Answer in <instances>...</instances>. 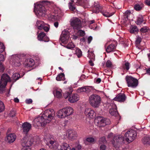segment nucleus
<instances>
[{
	"label": "nucleus",
	"mask_w": 150,
	"mask_h": 150,
	"mask_svg": "<svg viewBox=\"0 0 150 150\" xmlns=\"http://www.w3.org/2000/svg\"><path fill=\"white\" fill-rule=\"evenodd\" d=\"M65 76L64 73H61L58 75L56 78V80L57 81L64 80L65 79Z\"/></svg>",
	"instance_id": "nucleus-35"
},
{
	"label": "nucleus",
	"mask_w": 150,
	"mask_h": 150,
	"mask_svg": "<svg viewBox=\"0 0 150 150\" xmlns=\"http://www.w3.org/2000/svg\"><path fill=\"white\" fill-rule=\"evenodd\" d=\"M113 134L112 133L109 134L108 136V138L112 139V143L114 147L116 148V149H118L120 145L124 143V138L121 136H116L113 138Z\"/></svg>",
	"instance_id": "nucleus-3"
},
{
	"label": "nucleus",
	"mask_w": 150,
	"mask_h": 150,
	"mask_svg": "<svg viewBox=\"0 0 150 150\" xmlns=\"http://www.w3.org/2000/svg\"><path fill=\"white\" fill-rule=\"evenodd\" d=\"M76 53L78 57H80L82 55L81 50L79 49H78L76 50Z\"/></svg>",
	"instance_id": "nucleus-46"
},
{
	"label": "nucleus",
	"mask_w": 150,
	"mask_h": 150,
	"mask_svg": "<svg viewBox=\"0 0 150 150\" xmlns=\"http://www.w3.org/2000/svg\"><path fill=\"white\" fill-rule=\"evenodd\" d=\"M77 34L78 35L82 37L84 36L85 35V31L80 30H78Z\"/></svg>",
	"instance_id": "nucleus-44"
},
{
	"label": "nucleus",
	"mask_w": 150,
	"mask_h": 150,
	"mask_svg": "<svg viewBox=\"0 0 150 150\" xmlns=\"http://www.w3.org/2000/svg\"><path fill=\"white\" fill-rule=\"evenodd\" d=\"M116 49V46L114 44H111L109 45L106 49V51L107 53L115 51Z\"/></svg>",
	"instance_id": "nucleus-23"
},
{
	"label": "nucleus",
	"mask_w": 150,
	"mask_h": 150,
	"mask_svg": "<svg viewBox=\"0 0 150 150\" xmlns=\"http://www.w3.org/2000/svg\"><path fill=\"white\" fill-rule=\"evenodd\" d=\"M86 141L90 143H93L94 142L95 139L93 137H88L86 138Z\"/></svg>",
	"instance_id": "nucleus-49"
},
{
	"label": "nucleus",
	"mask_w": 150,
	"mask_h": 150,
	"mask_svg": "<svg viewBox=\"0 0 150 150\" xmlns=\"http://www.w3.org/2000/svg\"><path fill=\"white\" fill-rule=\"evenodd\" d=\"M22 130L24 134L26 135L30 130L31 125L28 122L24 123L22 125Z\"/></svg>",
	"instance_id": "nucleus-13"
},
{
	"label": "nucleus",
	"mask_w": 150,
	"mask_h": 150,
	"mask_svg": "<svg viewBox=\"0 0 150 150\" xmlns=\"http://www.w3.org/2000/svg\"><path fill=\"white\" fill-rule=\"evenodd\" d=\"M100 13L103 15V16L107 17H110L112 15H111L108 12L103 10L101 11Z\"/></svg>",
	"instance_id": "nucleus-40"
},
{
	"label": "nucleus",
	"mask_w": 150,
	"mask_h": 150,
	"mask_svg": "<svg viewBox=\"0 0 150 150\" xmlns=\"http://www.w3.org/2000/svg\"><path fill=\"white\" fill-rule=\"evenodd\" d=\"M66 47L69 49L73 48L75 47V45L71 42H69L68 44L65 46Z\"/></svg>",
	"instance_id": "nucleus-42"
},
{
	"label": "nucleus",
	"mask_w": 150,
	"mask_h": 150,
	"mask_svg": "<svg viewBox=\"0 0 150 150\" xmlns=\"http://www.w3.org/2000/svg\"><path fill=\"white\" fill-rule=\"evenodd\" d=\"M94 6V8L95 9L96 13L101 12V11L103 10L102 7L100 6L99 3L98 2H95Z\"/></svg>",
	"instance_id": "nucleus-28"
},
{
	"label": "nucleus",
	"mask_w": 150,
	"mask_h": 150,
	"mask_svg": "<svg viewBox=\"0 0 150 150\" xmlns=\"http://www.w3.org/2000/svg\"><path fill=\"white\" fill-rule=\"evenodd\" d=\"M5 107L4 103L0 100V112H2L5 109Z\"/></svg>",
	"instance_id": "nucleus-41"
},
{
	"label": "nucleus",
	"mask_w": 150,
	"mask_h": 150,
	"mask_svg": "<svg viewBox=\"0 0 150 150\" xmlns=\"http://www.w3.org/2000/svg\"><path fill=\"white\" fill-rule=\"evenodd\" d=\"M137 136V133L136 131L131 129L127 131L125 134V138L123 137L124 139V142L126 141L128 143H130L135 139Z\"/></svg>",
	"instance_id": "nucleus-6"
},
{
	"label": "nucleus",
	"mask_w": 150,
	"mask_h": 150,
	"mask_svg": "<svg viewBox=\"0 0 150 150\" xmlns=\"http://www.w3.org/2000/svg\"><path fill=\"white\" fill-rule=\"evenodd\" d=\"M35 4L34 11L37 16H44L47 14L46 7L48 6L50 3L46 1H42L40 2V4L37 6Z\"/></svg>",
	"instance_id": "nucleus-2"
},
{
	"label": "nucleus",
	"mask_w": 150,
	"mask_h": 150,
	"mask_svg": "<svg viewBox=\"0 0 150 150\" xmlns=\"http://www.w3.org/2000/svg\"><path fill=\"white\" fill-rule=\"evenodd\" d=\"M49 142V143L48 142V145L50 148L54 149H56L57 148L59 144L57 142L52 140H50Z\"/></svg>",
	"instance_id": "nucleus-19"
},
{
	"label": "nucleus",
	"mask_w": 150,
	"mask_h": 150,
	"mask_svg": "<svg viewBox=\"0 0 150 150\" xmlns=\"http://www.w3.org/2000/svg\"><path fill=\"white\" fill-rule=\"evenodd\" d=\"M73 110L70 107L64 108L59 110L57 112V116L60 118H63L72 114Z\"/></svg>",
	"instance_id": "nucleus-4"
},
{
	"label": "nucleus",
	"mask_w": 150,
	"mask_h": 150,
	"mask_svg": "<svg viewBox=\"0 0 150 150\" xmlns=\"http://www.w3.org/2000/svg\"><path fill=\"white\" fill-rule=\"evenodd\" d=\"M69 33L67 30H64L63 31L61 34L60 39L64 44H67L69 40Z\"/></svg>",
	"instance_id": "nucleus-12"
},
{
	"label": "nucleus",
	"mask_w": 150,
	"mask_h": 150,
	"mask_svg": "<svg viewBox=\"0 0 150 150\" xmlns=\"http://www.w3.org/2000/svg\"><path fill=\"white\" fill-rule=\"evenodd\" d=\"M125 80L128 87L134 88H136L138 85V80L131 76L127 75L125 77Z\"/></svg>",
	"instance_id": "nucleus-8"
},
{
	"label": "nucleus",
	"mask_w": 150,
	"mask_h": 150,
	"mask_svg": "<svg viewBox=\"0 0 150 150\" xmlns=\"http://www.w3.org/2000/svg\"><path fill=\"white\" fill-rule=\"evenodd\" d=\"M81 148V146L80 145H78L76 147V149L77 150H80Z\"/></svg>",
	"instance_id": "nucleus-62"
},
{
	"label": "nucleus",
	"mask_w": 150,
	"mask_h": 150,
	"mask_svg": "<svg viewBox=\"0 0 150 150\" xmlns=\"http://www.w3.org/2000/svg\"><path fill=\"white\" fill-rule=\"evenodd\" d=\"M4 60V56L3 54H0V63L3 62Z\"/></svg>",
	"instance_id": "nucleus-56"
},
{
	"label": "nucleus",
	"mask_w": 150,
	"mask_h": 150,
	"mask_svg": "<svg viewBox=\"0 0 150 150\" xmlns=\"http://www.w3.org/2000/svg\"><path fill=\"white\" fill-rule=\"evenodd\" d=\"M146 3L147 5L150 6V0H146Z\"/></svg>",
	"instance_id": "nucleus-64"
},
{
	"label": "nucleus",
	"mask_w": 150,
	"mask_h": 150,
	"mask_svg": "<svg viewBox=\"0 0 150 150\" xmlns=\"http://www.w3.org/2000/svg\"><path fill=\"white\" fill-rule=\"evenodd\" d=\"M144 7V4L141 2H138L134 5V8L137 11H139L142 9Z\"/></svg>",
	"instance_id": "nucleus-24"
},
{
	"label": "nucleus",
	"mask_w": 150,
	"mask_h": 150,
	"mask_svg": "<svg viewBox=\"0 0 150 150\" xmlns=\"http://www.w3.org/2000/svg\"><path fill=\"white\" fill-rule=\"evenodd\" d=\"M106 148V146L104 145H102L100 147V150H105Z\"/></svg>",
	"instance_id": "nucleus-57"
},
{
	"label": "nucleus",
	"mask_w": 150,
	"mask_h": 150,
	"mask_svg": "<svg viewBox=\"0 0 150 150\" xmlns=\"http://www.w3.org/2000/svg\"><path fill=\"white\" fill-rule=\"evenodd\" d=\"M131 11H127L124 13V17L125 18L128 19L129 16L131 14Z\"/></svg>",
	"instance_id": "nucleus-48"
},
{
	"label": "nucleus",
	"mask_w": 150,
	"mask_h": 150,
	"mask_svg": "<svg viewBox=\"0 0 150 150\" xmlns=\"http://www.w3.org/2000/svg\"><path fill=\"white\" fill-rule=\"evenodd\" d=\"M16 138V135L14 134H10L6 136V139L5 140L9 143L13 142Z\"/></svg>",
	"instance_id": "nucleus-18"
},
{
	"label": "nucleus",
	"mask_w": 150,
	"mask_h": 150,
	"mask_svg": "<svg viewBox=\"0 0 150 150\" xmlns=\"http://www.w3.org/2000/svg\"><path fill=\"white\" fill-rule=\"evenodd\" d=\"M142 142L144 144L150 145V135H147L142 139Z\"/></svg>",
	"instance_id": "nucleus-26"
},
{
	"label": "nucleus",
	"mask_w": 150,
	"mask_h": 150,
	"mask_svg": "<svg viewBox=\"0 0 150 150\" xmlns=\"http://www.w3.org/2000/svg\"><path fill=\"white\" fill-rule=\"evenodd\" d=\"M37 27L39 30L42 29V27L44 26L45 23L43 21L38 20L36 23Z\"/></svg>",
	"instance_id": "nucleus-30"
},
{
	"label": "nucleus",
	"mask_w": 150,
	"mask_h": 150,
	"mask_svg": "<svg viewBox=\"0 0 150 150\" xmlns=\"http://www.w3.org/2000/svg\"><path fill=\"white\" fill-rule=\"evenodd\" d=\"M21 77L20 74L18 73H16L13 74L12 76V79H13V83L15 82Z\"/></svg>",
	"instance_id": "nucleus-34"
},
{
	"label": "nucleus",
	"mask_w": 150,
	"mask_h": 150,
	"mask_svg": "<svg viewBox=\"0 0 150 150\" xmlns=\"http://www.w3.org/2000/svg\"><path fill=\"white\" fill-rule=\"evenodd\" d=\"M22 60V59H20L19 57H16L13 61V63L16 66H19L21 64V62Z\"/></svg>",
	"instance_id": "nucleus-29"
},
{
	"label": "nucleus",
	"mask_w": 150,
	"mask_h": 150,
	"mask_svg": "<svg viewBox=\"0 0 150 150\" xmlns=\"http://www.w3.org/2000/svg\"><path fill=\"white\" fill-rule=\"evenodd\" d=\"M71 93L67 91L64 94V97L65 98H68V100L71 103H74L79 100V97L77 94H71Z\"/></svg>",
	"instance_id": "nucleus-10"
},
{
	"label": "nucleus",
	"mask_w": 150,
	"mask_h": 150,
	"mask_svg": "<svg viewBox=\"0 0 150 150\" xmlns=\"http://www.w3.org/2000/svg\"><path fill=\"white\" fill-rule=\"evenodd\" d=\"M33 143V140H23L22 143L23 146H25L27 147H29Z\"/></svg>",
	"instance_id": "nucleus-25"
},
{
	"label": "nucleus",
	"mask_w": 150,
	"mask_h": 150,
	"mask_svg": "<svg viewBox=\"0 0 150 150\" xmlns=\"http://www.w3.org/2000/svg\"><path fill=\"white\" fill-rule=\"evenodd\" d=\"M38 38L40 41H42L45 42H48L49 40V39L45 33L43 32H41L38 34Z\"/></svg>",
	"instance_id": "nucleus-17"
},
{
	"label": "nucleus",
	"mask_w": 150,
	"mask_h": 150,
	"mask_svg": "<svg viewBox=\"0 0 150 150\" xmlns=\"http://www.w3.org/2000/svg\"><path fill=\"white\" fill-rule=\"evenodd\" d=\"M101 79L100 78H98L97 79H95V82L96 83H100L101 81Z\"/></svg>",
	"instance_id": "nucleus-58"
},
{
	"label": "nucleus",
	"mask_w": 150,
	"mask_h": 150,
	"mask_svg": "<svg viewBox=\"0 0 150 150\" xmlns=\"http://www.w3.org/2000/svg\"><path fill=\"white\" fill-rule=\"evenodd\" d=\"M59 23L58 22L56 21L54 23V25L56 28L58 26Z\"/></svg>",
	"instance_id": "nucleus-63"
},
{
	"label": "nucleus",
	"mask_w": 150,
	"mask_h": 150,
	"mask_svg": "<svg viewBox=\"0 0 150 150\" xmlns=\"http://www.w3.org/2000/svg\"><path fill=\"white\" fill-rule=\"evenodd\" d=\"M130 64L128 62H126L124 64H123L122 67V69L124 70H128L129 68Z\"/></svg>",
	"instance_id": "nucleus-37"
},
{
	"label": "nucleus",
	"mask_w": 150,
	"mask_h": 150,
	"mask_svg": "<svg viewBox=\"0 0 150 150\" xmlns=\"http://www.w3.org/2000/svg\"><path fill=\"white\" fill-rule=\"evenodd\" d=\"M101 100L100 96L96 94H93L90 96L89 98L90 104L95 108H98L99 106Z\"/></svg>",
	"instance_id": "nucleus-5"
},
{
	"label": "nucleus",
	"mask_w": 150,
	"mask_h": 150,
	"mask_svg": "<svg viewBox=\"0 0 150 150\" xmlns=\"http://www.w3.org/2000/svg\"><path fill=\"white\" fill-rule=\"evenodd\" d=\"M106 66L107 67L110 68L112 66V63L111 61L109 60H108L105 64Z\"/></svg>",
	"instance_id": "nucleus-51"
},
{
	"label": "nucleus",
	"mask_w": 150,
	"mask_h": 150,
	"mask_svg": "<svg viewBox=\"0 0 150 150\" xmlns=\"http://www.w3.org/2000/svg\"><path fill=\"white\" fill-rule=\"evenodd\" d=\"M109 112L110 114L112 115L117 116L118 115V112L115 105H113L112 108L110 109Z\"/></svg>",
	"instance_id": "nucleus-22"
},
{
	"label": "nucleus",
	"mask_w": 150,
	"mask_h": 150,
	"mask_svg": "<svg viewBox=\"0 0 150 150\" xmlns=\"http://www.w3.org/2000/svg\"><path fill=\"white\" fill-rule=\"evenodd\" d=\"M68 133V138L70 140L76 139L77 136L76 132L74 130H69Z\"/></svg>",
	"instance_id": "nucleus-20"
},
{
	"label": "nucleus",
	"mask_w": 150,
	"mask_h": 150,
	"mask_svg": "<svg viewBox=\"0 0 150 150\" xmlns=\"http://www.w3.org/2000/svg\"><path fill=\"white\" fill-rule=\"evenodd\" d=\"M60 149L61 150H71V148L68 144L64 143L61 146Z\"/></svg>",
	"instance_id": "nucleus-31"
},
{
	"label": "nucleus",
	"mask_w": 150,
	"mask_h": 150,
	"mask_svg": "<svg viewBox=\"0 0 150 150\" xmlns=\"http://www.w3.org/2000/svg\"><path fill=\"white\" fill-rule=\"evenodd\" d=\"M126 98L127 97L124 94L120 93L116 96L114 100L120 102H123L125 101Z\"/></svg>",
	"instance_id": "nucleus-14"
},
{
	"label": "nucleus",
	"mask_w": 150,
	"mask_h": 150,
	"mask_svg": "<svg viewBox=\"0 0 150 150\" xmlns=\"http://www.w3.org/2000/svg\"><path fill=\"white\" fill-rule=\"evenodd\" d=\"M141 41V38L139 37H138L136 40V45H139Z\"/></svg>",
	"instance_id": "nucleus-53"
},
{
	"label": "nucleus",
	"mask_w": 150,
	"mask_h": 150,
	"mask_svg": "<svg viewBox=\"0 0 150 150\" xmlns=\"http://www.w3.org/2000/svg\"><path fill=\"white\" fill-rule=\"evenodd\" d=\"M144 21L143 17L142 15H139L137 17L136 23L137 24L139 25L143 23Z\"/></svg>",
	"instance_id": "nucleus-32"
},
{
	"label": "nucleus",
	"mask_w": 150,
	"mask_h": 150,
	"mask_svg": "<svg viewBox=\"0 0 150 150\" xmlns=\"http://www.w3.org/2000/svg\"><path fill=\"white\" fill-rule=\"evenodd\" d=\"M35 64L34 60L32 59H26L24 62V64L28 67H32Z\"/></svg>",
	"instance_id": "nucleus-21"
},
{
	"label": "nucleus",
	"mask_w": 150,
	"mask_h": 150,
	"mask_svg": "<svg viewBox=\"0 0 150 150\" xmlns=\"http://www.w3.org/2000/svg\"><path fill=\"white\" fill-rule=\"evenodd\" d=\"M88 57L90 59H94L95 55L94 53L92 52H90L89 51H88Z\"/></svg>",
	"instance_id": "nucleus-39"
},
{
	"label": "nucleus",
	"mask_w": 150,
	"mask_h": 150,
	"mask_svg": "<svg viewBox=\"0 0 150 150\" xmlns=\"http://www.w3.org/2000/svg\"><path fill=\"white\" fill-rule=\"evenodd\" d=\"M52 111H53L52 109L46 110L42 116L35 118L33 121V126L35 128L45 126L51 121L54 116V112L53 113Z\"/></svg>",
	"instance_id": "nucleus-1"
},
{
	"label": "nucleus",
	"mask_w": 150,
	"mask_h": 150,
	"mask_svg": "<svg viewBox=\"0 0 150 150\" xmlns=\"http://www.w3.org/2000/svg\"><path fill=\"white\" fill-rule=\"evenodd\" d=\"M69 9L71 11H74L76 9V7L73 3V1H71V2L69 3Z\"/></svg>",
	"instance_id": "nucleus-36"
},
{
	"label": "nucleus",
	"mask_w": 150,
	"mask_h": 150,
	"mask_svg": "<svg viewBox=\"0 0 150 150\" xmlns=\"http://www.w3.org/2000/svg\"><path fill=\"white\" fill-rule=\"evenodd\" d=\"M33 102V100L31 99H27L25 100V103L27 104H31Z\"/></svg>",
	"instance_id": "nucleus-55"
},
{
	"label": "nucleus",
	"mask_w": 150,
	"mask_h": 150,
	"mask_svg": "<svg viewBox=\"0 0 150 150\" xmlns=\"http://www.w3.org/2000/svg\"><path fill=\"white\" fill-rule=\"evenodd\" d=\"M92 89L93 87H92L85 86L79 88L77 90V92L78 93L85 92L86 93H88L91 92Z\"/></svg>",
	"instance_id": "nucleus-15"
},
{
	"label": "nucleus",
	"mask_w": 150,
	"mask_h": 150,
	"mask_svg": "<svg viewBox=\"0 0 150 150\" xmlns=\"http://www.w3.org/2000/svg\"><path fill=\"white\" fill-rule=\"evenodd\" d=\"M62 94L59 91L56 90L55 91V94H54V96L58 98H60L62 97Z\"/></svg>",
	"instance_id": "nucleus-43"
},
{
	"label": "nucleus",
	"mask_w": 150,
	"mask_h": 150,
	"mask_svg": "<svg viewBox=\"0 0 150 150\" xmlns=\"http://www.w3.org/2000/svg\"><path fill=\"white\" fill-rule=\"evenodd\" d=\"M16 114L15 110H12L10 111L9 113V115L11 117H13L15 116Z\"/></svg>",
	"instance_id": "nucleus-45"
},
{
	"label": "nucleus",
	"mask_w": 150,
	"mask_h": 150,
	"mask_svg": "<svg viewBox=\"0 0 150 150\" xmlns=\"http://www.w3.org/2000/svg\"><path fill=\"white\" fill-rule=\"evenodd\" d=\"M10 81V78L8 74H4L2 75L0 82V93H3L4 91L7 82Z\"/></svg>",
	"instance_id": "nucleus-7"
},
{
	"label": "nucleus",
	"mask_w": 150,
	"mask_h": 150,
	"mask_svg": "<svg viewBox=\"0 0 150 150\" xmlns=\"http://www.w3.org/2000/svg\"><path fill=\"white\" fill-rule=\"evenodd\" d=\"M22 150H31V149L30 147L23 146V147L22 149Z\"/></svg>",
	"instance_id": "nucleus-59"
},
{
	"label": "nucleus",
	"mask_w": 150,
	"mask_h": 150,
	"mask_svg": "<svg viewBox=\"0 0 150 150\" xmlns=\"http://www.w3.org/2000/svg\"><path fill=\"white\" fill-rule=\"evenodd\" d=\"M130 29V32L131 33H137L138 31V29L135 25H131Z\"/></svg>",
	"instance_id": "nucleus-33"
},
{
	"label": "nucleus",
	"mask_w": 150,
	"mask_h": 150,
	"mask_svg": "<svg viewBox=\"0 0 150 150\" xmlns=\"http://www.w3.org/2000/svg\"><path fill=\"white\" fill-rule=\"evenodd\" d=\"M77 3L85 8H87L88 6V1L85 0H78Z\"/></svg>",
	"instance_id": "nucleus-27"
},
{
	"label": "nucleus",
	"mask_w": 150,
	"mask_h": 150,
	"mask_svg": "<svg viewBox=\"0 0 150 150\" xmlns=\"http://www.w3.org/2000/svg\"><path fill=\"white\" fill-rule=\"evenodd\" d=\"M49 19L52 21H53L57 19L58 15L56 14H50L48 15Z\"/></svg>",
	"instance_id": "nucleus-38"
},
{
	"label": "nucleus",
	"mask_w": 150,
	"mask_h": 150,
	"mask_svg": "<svg viewBox=\"0 0 150 150\" xmlns=\"http://www.w3.org/2000/svg\"><path fill=\"white\" fill-rule=\"evenodd\" d=\"M99 142L100 143H105L106 142L105 137H102L99 139Z\"/></svg>",
	"instance_id": "nucleus-50"
},
{
	"label": "nucleus",
	"mask_w": 150,
	"mask_h": 150,
	"mask_svg": "<svg viewBox=\"0 0 150 150\" xmlns=\"http://www.w3.org/2000/svg\"><path fill=\"white\" fill-rule=\"evenodd\" d=\"M70 22L71 25L74 30H78L82 27L81 21L78 18H74Z\"/></svg>",
	"instance_id": "nucleus-9"
},
{
	"label": "nucleus",
	"mask_w": 150,
	"mask_h": 150,
	"mask_svg": "<svg viewBox=\"0 0 150 150\" xmlns=\"http://www.w3.org/2000/svg\"><path fill=\"white\" fill-rule=\"evenodd\" d=\"M49 25L45 24L44 25V26L42 27V29H43L46 32H47L49 30Z\"/></svg>",
	"instance_id": "nucleus-47"
},
{
	"label": "nucleus",
	"mask_w": 150,
	"mask_h": 150,
	"mask_svg": "<svg viewBox=\"0 0 150 150\" xmlns=\"http://www.w3.org/2000/svg\"><path fill=\"white\" fill-rule=\"evenodd\" d=\"M146 73L149 75H150V68L146 69Z\"/></svg>",
	"instance_id": "nucleus-60"
},
{
	"label": "nucleus",
	"mask_w": 150,
	"mask_h": 150,
	"mask_svg": "<svg viewBox=\"0 0 150 150\" xmlns=\"http://www.w3.org/2000/svg\"><path fill=\"white\" fill-rule=\"evenodd\" d=\"M85 114L91 118H93L96 116L95 112L90 108H86L85 111Z\"/></svg>",
	"instance_id": "nucleus-16"
},
{
	"label": "nucleus",
	"mask_w": 150,
	"mask_h": 150,
	"mask_svg": "<svg viewBox=\"0 0 150 150\" xmlns=\"http://www.w3.org/2000/svg\"><path fill=\"white\" fill-rule=\"evenodd\" d=\"M147 30L146 27H144L142 28L140 30V31L142 33H145L147 31Z\"/></svg>",
	"instance_id": "nucleus-54"
},
{
	"label": "nucleus",
	"mask_w": 150,
	"mask_h": 150,
	"mask_svg": "<svg viewBox=\"0 0 150 150\" xmlns=\"http://www.w3.org/2000/svg\"><path fill=\"white\" fill-rule=\"evenodd\" d=\"M92 40V37L91 36H90L89 37H88V43L89 44L91 42V40Z\"/></svg>",
	"instance_id": "nucleus-61"
},
{
	"label": "nucleus",
	"mask_w": 150,
	"mask_h": 150,
	"mask_svg": "<svg viewBox=\"0 0 150 150\" xmlns=\"http://www.w3.org/2000/svg\"><path fill=\"white\" fill-rule=\"evenodd\" d=\"M2 62L0 63V72H3L4 71L5 68L2 64Z\"/></svg>",
	"instance_id": "nucleus-52"
},
{
	"label": "nucleus",
	"mask_w": 150,
	"mask_h": 150,
	"mask_svg": "<svg viewBox=\"0 0 150 150\" xmlns=\"http://www.w3.org/2000/svg\"><path fill=\"white\" fill-rule=\"evenodd\" d=\"M96 121H97V123L100 127H104L110 123V121L109 119H107L99 116L97 117L95 119Z\"/></svg>",
	"instance_id": "nucleus-11"
}]
</instances>
